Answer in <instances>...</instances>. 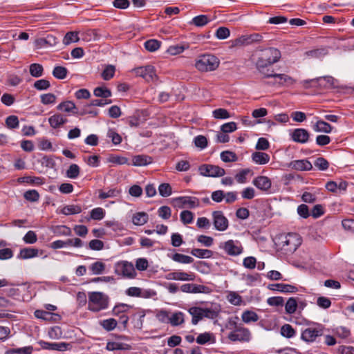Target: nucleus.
<instances>
[{"instance_id":"obj_1","label":"nucleus","mask_w":354,"mask_h":354,"mask_svg":"<svg viewBox=\"0 0 354 354\" xmlns=\"http://www.w3.org/2000/svg\"><path fill=\"white\" fill-rule=\"evenodd\" d=\"M88 309L91 312L97 313L109 306V297L102 292H88Z\"/></svg>"},{"instance_id":"obj_2","label":"nucleus","mask_w":354,"mask_h":354,"mask_svg":"<svg viewBox=\"0 0 354 354\" xmlns=\"http://www.w3.org/2000/svg\"><path fill=\"white\" fill-rule=\"evenodd\" d=\"M220 64L219 59L212 54H203L197 57L194 66L200 72H210L218 68Z\"/></svg>"},{"instance_id":"obj_3","label":"nucleus","mask_w":354,"mask_h":354,"mask_svg":"<svg viewBox=\"0 0 354 354\" xmlns=\"http://www.w3.org/2000/svg\"><path fill=\"white\" fill-rule=\"evenodd\" d=\"M279 245L286 253H293L301 244V237L297 233L281 234L278 237Z\"/></svg>"},{"instance_id":"obj_4","label":"nucleus","mask_w":354,"mask_h":354,"mask_svg":"<svg viewBox=\"0 0 354 354\" xmlns=\"http://www.w3.org/2000/svg\"><path fill=\"white\" fill-rule=\"evenodd\" d=\"M324 327L318 323H311L308 327L303 329L301 334V339L307 343H313L317 338L324 333Z\"/></svg>"},{"instance_id":"obj_5","label":"nucleus","mask_w":354,"mask_h":354,"mask_svg":"<svg viewBox=\"0 0 354 354\" xmlns=\"http://www.w3.org/2000/svg\"><path fill=\"white\" fill-rule=\"evenodd\" d=\"M114 272L116 275L127 279L136 277V272L132 263L127 261H120L114 264Z\"/></svg>"},{"instance_id":"obj_6","label":"nucleus","mask_w":354,"mask_h":354,"mask_svg":"<svg viewBox=\"0 0 354 354\" xmlns=\"http://www.w3.org/2000/svg\"><path fill=\"white\" fill-rule=\"evenodd\" d=\"M234 330L228 334V339L232 342H248L251 339V333L247 328L238 326L236 322L230 323Z\"/></svg>"},{"instance_id":"obj_7","label":"nucleus","mask_w":354,"mask_h":354,"mask_svg":"<svg viewBox=\"0 0 354 354\" xmlns=\"http://www.w3.org/2000/svg\"><path fill=\"white\" fill-rule=\"evenodd\" d=\"M218 248L223 250L226 254L232 257L239 256L243 252L242 244L237 240L230 239L224 242H221L218 245Z\"/></svg>"},{"instance_id":"obj_8","label":"nucleus","mask_w":354,"mask_h":354,"mask_svg":"<svg viewBox=\"0 0 354 354\" xmlns=\"http://www.w3.org/2000/svg\"><path fill=\"white\" fill-rule=\"evenodd\" d=\"M171 203L174 207L183 208H196L200 206V201L198 198L189 196H178L172 198Z\"/></svg>"},{"instance_id":"obj_9","label":"nucleus","mask_w":354,"mask_h":354,"mask_svg":"<svg viewBox=\"0 0 354 354\" xmlns=\"http://www.w3.org/2000/svg\"><path fill=\"white\" fill-rule=\"evenodd\" d=\"M271 62L266 60L260 54L255 62V67L263 78H270L274 72Z\"/></svg>"},{"instance_id":"obj_10","label":"nucleus","mask_w":354,"mask_h":354,"mask_svg":"<svg viewBox=\"0 0 354 354\" xmlns=\"http://www.w3.org/2000/svg\"><path fill=\"white\" fill-rule=\"evenodd\" d=\"M198 171L201 175L209 177H221L225 174L223 168L213 165H202Z\"/></svg>"},{"instance_id":"obj_11","label":"nucleus","mask_w":354,"mask_h":354,"mask_svg":"<svg viewBox=\"0 0 354 354\" xmlns=\"http://www.w3.org/2000/svg\"><path fill=\"white\" fill-rule=\"evenodd\" d=\"M212 217L214 227L217 231L223 232L228 228V219L222 211H214L212 213Z\"/></svg>"},{"instance_id":"obj_12","label":"nucleus","mask_w":354,"mask_h":354,"mask_svg":"<svg viewBox=\"0 0 354 354\" xmlns=\"http://www.w3.org/2000/svg\"><path fill=\"white\" fill-rule=\"evenodd\" d=\"M260 55L267 61L271 62V64L278 62L281 57V51L273 47H270L261 50Z\"/></svg>"},{"instance_id":"obj_13","label":"nucleus","mask_w":354,"mask_h":354,"mask_svg":"<svg viewBox=\"0 0 354 354\" xmlns=\"http://www.w3.org/2000/svg\"><path fill=\"white\" fill-rule=\"evenodd\" d=\"M272 75H271L270 77L275 79V82L273 83V84L275 85L280 86H290L296 82V80L294 78L286 74L275 73L274 71Z\"/></svg>"},{"instance_id":"obj_14","label":"nucleus","mask_w":354,"mask_h":354,"mask_svg":"<svg viewBox=\"0 0 354 354\" xmlns=\"http://www.w3.org/2000/svg\"><path fill=\"white\" fill-rule=\"evenodd\" d=\"M136 72L138 75L143 77L147 82L153 81L157 77L154 67L150 65L138 68L136 69Z\"/></svg>"},{"instance_id":"obj_15","label":"nucleus","mask_w":354,"mask_h":354,"mask_svg":"<svg viewBox=\"0 0 354 354\" xmlns=\"http://www.w3.org/2000/svg\"><path fill=\"white\" fill-rule=\"evenodd\" d=\"M39 345L43 349L50 351H65L69 349L71 345L66 342H48L40 341Z\"/></svg>"},{"instance_id":"obj_16","label":"nucleus","mask_w":354,"mask_h":354,"mask_svg":"<svg viewBox=\"0 0 354 354\" xmlns=\"http://www.w3.org/2000/svg\"><path fill=\"white\" fill-rule=\"evenodd\" d=\"M263 40V36L259 33H254L247 36H243L236 40V45H249L252 43H258Z\"/></svg>"},{"instance_id":"obj_17","label":"nucleus","mask_w":354,"mask_h":354,"mask_svg":"<svg viewBox=\"0 0 354 354\" xmlns=\"http://www.w3.org/2000/svg\"><path fill=\"white\" fill-rule=\"evenodd\" d=\"M289 167L297 171H310L313 169V165L306 159L296 160L289 163Z\"/></svg>"},{"instance_id":"obj_18","label":"nucleus","mask_w":354,"mask_h":354,"mask_svg":"<svg viewBox=\"0 0 354 354\" xmlns=\"http://www.w3.org/2000/svg\"><path fill=\"white\" fill-rule=\"evenodd\" d=\"M252 184L258 189L266 192L271 187V180L265 176H259L254 178Z\"/></svg>"},{"instance_id":"obj_19","label":"nucleus","mask_w":354,"mask_h":354,"mask_svg":"<svg viewBox=\"0 0 354 354\" xmlns=\"http://www.w3.org/2000/svg\"><path fill=\"white\" fill-rule=\"evenodd\" d=\"M292 139L299 143H306L309 139V133L305 129H295L292 134Z\"/></svg>"},{"instance_id":"obj_20","label":"nucleus","mask_w":354,"mask_h":354,"mask_svg":"<svg viewBox=\"0 0 354 354\" xmlns=\"http://www.w3.org/2000/svg\"><path fill=\"white\" fill-rule=\"evenodd\" d=\"M152 161L153 159L151 156L145 154H140L134 156L132 158L131 163H130V165L136 167H143L151 164Z\"/></svg>"},{"instance_id":"obj_21","label":"nucleus","mask_w":354,"mask_h":354,"mask_svg":"<svg viewBox=\"0 0 354 354\" xmlns=\"http://www.w3.org/2000/svg\"><path fill=\"white\" fill-rule=\"evenodd\" d=\"M189 313L192 315V324L196 325L203 317V308L191 307L188 310Z\"/></svg>"},{"instance_id":"obj_22","label":"nucleus","mask_w":354,"mask_h":354,"mask_svg":"<svg viewBox=\"0 0 354 354\" xmlns=\"http://www.w3.org/2000/svg\"><path fill=\"white\" fill-rule=\"evenodd\" d=\"M268 288L274 291H279L282 292H295L297 288L292 285L284 283H274L270 284Z\"/></svg>"},{"instance_id":"obj_23","label":"nucleus","mask_w":354,"mask_h":354,"mask_svg":"<svg viewBox=\"0 0 354 354\" xmlns=\"http://www.w3.org/2000/svg\"><path fill=\"white\" fill-rule=\"evenodd\" d=\"M196 342L198 344L204 345L206 344H214L216 342L215 336L212 333L205 332L198 335L196 339Z\"/></svg>"},{"instance_id":"obj_24","label":"nucleus","mask_w":354,"mask_h":354,"mask_svg":"<svg viewBox=\"0 0 354 354\" xmlns=\"http://www.w3.org/2000/svg\"><path fill=\"white\" fill-rule=\"evenodd\" d=\"M270 159V156L264 152L256 151L252 154V161L259 165L267 164Z\"/></svg>"},{"instance_id":"obj_25","label":"nucleus","mask_w":354,"mask_h":354,"mask_svg":"<svg viewBox=\"0 0 354 354\" xmlns=\"http://www.w3.org/2000/svg\"><path fill=\"white\" fill-rule=\"evenodd\" d=\"M38 254V249L34 248H25L20 250L18 257L23 259H28L37 257Z\"/></svg>"},{"instance_id":"obj_26","label":"nucleus","mask_w":354,"mask_h":354,"mask_svg":"<svg viewBox=\"0 0 354 354\" xmlns=\"http://www.w3.org/2000/svg\"><path fill=\"white\" fill-rule=\"evenodd\" d=\"M301 84L304 88H321L322 87V79L319 77L306 80L301 82Z\"/></svg>"},{"instance_id":"obj_27","label":"nucleus","mask_w":354,"mask_h":354,"mask_svg":"<svg viewBox=\"0 0 354 354\" xmlns=\"http://www.w3.org/2000/svg\"><path fill=\"white\" fill-rule=\"evenodd\" d=\"M149 216L144 212H140L134 214L132 216V222L136 225H142L147 223Z\"/></svg>"},{"instance_id":"obj_28","label":"nucleus","mask_w":354,"mask_h":354,"mask_svg":"<svg viewBox=\"0 0 354 354\" xmlns=\"http://www.w3.org/2000/svg\"><path fill=\"white\" fill-rule=\"evenodd\" d=\"M66 121L67 120L60 114H55L48 119L50 125L54 129L59 127L61 125L66 123Z\"/></svg>"},{"instance_id":"obj_29","label":"nucleus","mask_w":354,"mask_h":354,"mask_svg":"<svg viewBox=\"0 0 354 354\" xmlns=\"http://www.w3.org/2000/svg\"><path fill=\"white\" fill-rule=\"evenodd\" d=\"M191 254L200 259H208L212 257L213 252L210 250L194 248L191 251Z\"/></svg>"},{"instance_id":"obj_30","label":"nucleus","mask_w":354,"mask_h":354,"mask_svg":"<svg viewBox=\"0 0 354 354\" xmlns=\"http://www.w3.org/2000/svg\"><path fill=\"white\" fill-rule=\"evenodd\" d=\"M52 232L56 236H68L72 234V231L70 227L66 225H56L53 226L51 229Z\"/></svg>"},{"instance_id":"obj_31","label":"nucleus","mask_w":354,"mask_h":354,"mask_svg":"<svg viewBox=\"0 0 354 354\" xmlns=\"http://www.w3.org/2000/svg\"><path fill=\"white\" fill-rule=\"evenodd\" d=\"M242 321L245 324L256 322L259 320V315L254 311L245 310L241 315Z\"/></svg>"},{"instance_id":"obj_32","label":"nucleus","mask_w":354,"mask_h":354,"mask_svg":"<svg viewBox=\"0 0 354 354\" xmlns=\"http://www.w3.org/2000/svg\"><path fill=\"white\" fill-rule=\"evenodd\" d=\"M120 194V190L116 188L109 189L107 191L99 190V198L106 199L109 198H116Z\"/></svg>"},{"instance_id":"obj_33","label":"nucleus","mask_w":354,"mask_h":354,"mask_svg":"<svg viewBox=\"0 0 354 354\" xmlns=\"http://www.w3.org/2000/svg\"><path fill=\"white\" fill-rule=\"evenodd\" d=\"M332 129L331 125L323 120H318L314 127V130L317 132L329 133L332 131Z\"/></svg>"},{"instance_id":"obj_34","label":"nucleus","mask_w":354,"mask_h":354,"mask_svg":"<svg viewBox=\"0 0 354 354\" xmlns=\"http://www.w3.org/2000/svg\"><path fill=\"white\" fill-rule=\"evenodd\" d=\"M100 325L106 331L109 332L114 330L117 325L118 322L113 318L106 319L100 321Z\"/></svg>"},{"instance_id":"obj_35","label":"nucleus","mask_w":354,"mask_h":354,"mask_svg":"<svg viewBox=\"0 0 354 354\" xmlns=\"http://www.w3.org/2000/svg\"><path fill=\"white\" fill-rule=\"evenodd\" d=\"M130 347L131 346L127 344L116 342H109L106 344V349L110 351H113L118 350H128Z\"/></svg>"},{"instance_id":"obj_36","label":"nucleus","mask_w":354,"mask_h":354,"mask_svg":"<svg viewBox=\"0 0 354 354\" xmlns=\"http://www.w3.org/2000/svg\"><path fill=\"white\" fill-rule=\"evenodd\" d=\"M184 321V314L182 312L173 313L169 319V323L173 326H179L183 324Z\"/></svg>"},{"instance_id":"obj_37","label":"nucleus","mask_w":354,"mask_h":354,"mask_svg":"<svg viewBox=\"0 0 354 354\" xmlns=\"http://www.w3.org/2000/svg\"><path fill=\"white\" fill-rule=\"evenodd\" d=\"M219 306H214L212 308H203V317L214 319H216L220 313Z\"/></svg>"},{"instance_id":"obj_38","label":"nucleus","mask_w":354,"mask_h":354,"mask_svg":"<svg viewBox=\"0 0 354 354\" xmlns=\"http://www.w3.org/2000/svg\"><path fill=\"white\" fill-rule=\"evenodd\" d=\"M106 265L102 261H95L89 266V270L93 274L99 275L104 272Z\"/></svg>"},{"instance_id":"obj_39","label":"nucleus","mask_w":354,"mask_h":354,"mask_svg":"<svg viewBox=\"0 0 354 354\" xmlns=\"http://www.w3.org/2000/svg\"><path fill=\"white\" fill-rule=\"evenodd\" d=\"M57 109L60 111H64L67 113H76L77 109L75 104L71 101H66L60 103L57 106Z\"/></svg>"},{"instance_id":"obj_40","label":"nucleus","mask_w":354,"mask_h":354,"mask_svg":"<svg viewBox=\"0 0 354 354\" xmlns=\"http://www.w3.org/2000/svg\"><path fill=\"white\" fill-rule=\"evenodd\" d=\"M248 174H253V171L250 169H241L235 175V180L238 183L243 184L247 182V176Z\"/></svg>"},{"instance_id":"obj_41","label":"nucleus","mask_w":354,"mask_h":354,"mask_svg":"<svg viewBox=\"0 0 354 354\" xmlns=\"http://www.w3.org/2000/svg\"><path fill=\"white\" fill-rule=\"evenodd\" d=\"M82 212V207L77 205H66L62 209V213L64 215H73L80 214Z\"/></svg>"},{"instance_id":"obj_42","label":"nucleus","mask_w":354,"mask_h":354,"mask_svg":"<svg viewBox=\"0 0 354 354\" xmlns=\"http://www.w3.org/2000/svg\"><path fill=\"white\" fill-rule=\"evenodd\" d=\"M220 156L224 162H236L238 160L237 155L231 151H224L221 153Z\"/></svg>"},{"instance_id":"obj_43","label":"nucleus","mask_w":354,"mask_h":354,"mask_svg":"<svg viewBox=\"0 0 354 354\" xmlns=\"http://www.w3.org/2000/svg\"><path fill=\"white\" fill-rule=\"evenodd\" d=\"M210 21V19L207 15H201L196 17H194L191 24L195 25L197 27H202L205 26Z\"/></svg>"},{"instance_id":"obj_44","label":"nucleus","mask_w":354,"mask_h":354,"mask_svg":"<svg viewBox=\"0 0 354 354\" xmlns=\"http://www.w3.org/2000/svg\"><path fill=\"white\" fill-rule=\"evenodd\" d=\"M171 259L176 262L185 264L192 263L194 261L192 257L180 253H175Z\"/></svg>"},{"instance_id":"obj_45","label":"nucleus","mask_w":354,"mask_h":354,"mask_svg":"<svg viewBox=\"0 0 354 354\" xmlns=\"http://www.w3.org/2000/svg\"><path fill=\"white\" fill-rule=\"evenodd\" d=\"M80 173V168L77 164H71L66 170V175L71 179L77 178Z\"/></svg>"},{"instance_id":"obj_46","label":"nucleus","mask_w":354,"mask_h":354,"mask_svg":"<svg viewBox=\"0 0 354 354\" xmlns=\"http://www.w3.org/2000/svg\"><path fill=\"white\" fill-rule=\"evenodd\" d=\"M296 334V331L290 324H286L281 328V335L286 338H292Z\"/></svg>"},{"instance_id":"obj_47","label":"nucleus","mask_w":354,"mask_h":354,"mask_svg":"<svg viewBox=\"0 0 354 354\" xmlns=\"http://www.w3.org/2000/svg\"><path fill=\"white\" fill-rule=\"evenodd\" d=\"M68 70L64 66H57L53 71V75L59 80H63L66 77Z\"/></svg>"},{"instance_id":"obj_48","label":"nucleus","mask_w":354,"mask_h":354,"mask_svg":"<svg viewBox=\"0 0 354 354\" xmlns=\"http://www.w3.org/2000/svg\"><path fill=\"white\" fill-rule=\"evenodd\" d=\"M79 40L80 38L77 32H68L63 39V44L65 45H68L71 43L77 42Z\"/></svg>"},{"instance_id":"obj_49","label":"nucleus","mask_w":354,"mask_h":354,"mask_svg":"<svg viewBox=\"0 0 354 354\" xmlns=\"http://www.w3.org/2000/svg\"><path fill=\"white\" fill-rule=\"evenodd\" d=\"M29 71L32 77H39L43 75L44 68L41 64L35 63L30 64Z\"/></svg>"},{"instance_id":"obj_50","label":"nucleus","mask_w":354,"mask_h":354,"mask_svg":"<svg viewBox=\"0 0 354 354\" xmlns=\"http://www.w3.org/2000/svg\"><path fill=\"white\" fill-rule=\"evenodd\" d=\"M93 94L96 97L106 99L111 96V91L105 87L98 86L94 89Z\"/></svg>"},{"instance_id":"obj_51","label":"nucleus","mask_w":354,"mask_h":354,"mask_svg":"<svg viewBox=\"0 0 354 354\" xmlns=\"http://www.w3.org/2000/svg\"><path fill=\"white\" fill-rule=\"evenodd\" d=\"M195 274L192 272H185L183 271H176V280L178 281H194Z\"/></svg>"},{"instance_id":"obj_52","label":"nucleus","mask_w":354,"mask_h":354,"mask_svg":"<svg viewBox=\"0 0 354 354\" xmlns=\"http://www.w3.org/2000/svg\"><path fill=\"white\" fill-rule=\"evenodd\" d=\"M326 53V50L324 48L313 49L306 51L304 55L308 58H319Z\"/></svg>"},{"instance_id":"obj_53","label":"nucleus","mask_w":354,"mask_h":354,"mask_svg":"<svg viewBox=\"0 0 354 354\" xmlns=\"http://www.w3.org/2000/svg\"><path fill=\"white\" fill-rule=\"evenodd\" d=\"M297 308V301L295 298L290 297L288 299L285 305L286 312L288 314H293Z\"/></svg>"},{"instance_id":"obj_54","label":"nucleus","mask_w":354,"mask_h":354,"mask_svg":"<svg viewBox=\"0 0 354 354\" xmlns=\"http://www.w3.org/2000/svg\"><path fill=\"white\" fill-rule=\"evenodd\" d=\"M159 194L162 197H168L172 193L171 186L169 183H161L158 187Z\"/></svg>"},{"instance_id":"obj_55","label":"nucleus","mask_w":354,"mask_h":354,"mask_svg":"<svg viewBox=\"0 0 354 354\" xmlns=\"http://www.w3.org/2000/svg\"><path fill=\"white\" fill-rule=\"evenodd\" d=\"M39 194L35 189H30L24 194V198L30 202H37L39 199Z\"/></svg>"},{"instance_id":"obj_56","label":"nucleus","mask_w":354,"mask_h":354,"mask_svg":"<svg viewBox=\"0 0 354 354\" xmlns=\"http://www.w3.org/2000/svg\"><path fill=\"white\" fill-rule=\"evenodd\" d=\"M131 306L126 304H118L114 306L112 310L113 315L119 316L120 314L127 312Z\"/></svg>"},{"instance_id":"obj_57","label":"nucleus","mask_w":354,"mask_h":354,"mask_svg":"<svg viewBox=\"0 0 354 354\" xmlns=\"http://www.w3.org/2000/svg\"><path fill=\"white\" fill-rule=\"evenodd\" d=\"M90 216L93 220L100 221L104 217L105 211L102 207H96L91 211Z\"/></svg>"},{"instance_id":"obj_58","label":"nucleus","mask_w":354,"mask_h":354,"mask_svg":"<svg viewBox=\"0 0 354 354\" xmlns=\"http://www.w3.org/2000/svg\"><path fill=\"white\" fill-rule=\"evenodd\" d=\"M108 161L109 162L116 164V165L127 164V165H130V163L128 162V159L126 157L120 156L111 155L108 158Z\"/></svg>"},{"instance_id":"obj_59","label":"nucleus","mask_w":354,"mask_h":354,"mask_svg":"<svg viewBox=\"0 0 354 354\" xmlns=\"http://www.w3.org/2000/svg\"><path fill=\"white\" fill-rule=\"evenodd\" d=\"M115 68L113 65H108L102 73V77L104 80H109L113 77Z\"/></svg>"},{"instance_id":"obj_60","label":"nucleus","mask_w":354,"mask_h":354,"mask_svg":"<svg viewBox=\"0 0 354 354\" xmlns=\"http://www.w3.org/2000/svg\"><path fill=\"white\" fill-rule=\"evenodd\" d=\"M160 41L156 39H149L145 41V47L147 50L154 52L160 48Z\"/></svg>"},{"instance_id":"obj_61","label":"nucleus","mask_w":354,"mask_h":354,"mask_svg":"<svg viewBox=\"0 0 354 354\" xmlns=\"http://www.w3.org/2000/svg\"><path fill=\"white\" fill-rule=\"evenodd\" d=\"M335 334L342 339H346L351 335V331L348 328L344 326L337 327L334 330Z\"/></svg>"},{"instance_id":"obj_62","label":"nucleus","mask_w":354,"mask_h":354,"mask_svg":"<svg viewBox=\"0 0 354 354\" xmlns=\"http://www.w3.org/2000/svg\"><path fill=\"white\" fill-rule=\"evenodd\" d=\"M180 218L184 224H189L193 222L194 214L189 210H184L180 212Z\"/></svg>"},{"instance_id":"obj_63","label":"nucleus","mask_w":354,"mask_h":354,"mask_svg":"<svg viewBox=\"0 0 354 354\" xmlns=\"http://www.w3.org/2000/svg\"><path fill=\"white\" fill-rule=\"evenodd\" d=\"M213 117L216 119H227L230 117L229 112L225 109H216L212 112Z\"/></svg>"},{"instance_id":"obj_64","label":"nucleus","mask_w":354,"mask_h":354,"mask_svg":"<svg viewBox=\"0 0 354 354\" xmlns=\"http://www.w3.org/2000/svg\"><path fill=\"white\" fill-rule=\"evenodd\" d=\"M34 88L38 91L47 90L50 88V82L45 79L37 80L33 85Z\"/></svg>"}]
</instances>
